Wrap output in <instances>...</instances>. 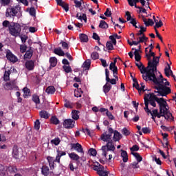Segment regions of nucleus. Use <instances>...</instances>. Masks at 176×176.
Listing matches in <instances>:
<instances>
[{
    "mask_svg": "<svg viewBox=\"0 0 176 176\" xmlns=\"http://www.w3.org/2000/svg\"><path fill=\"white\" fill-rule=\"evenodd\" d=\"M155 72H157V71H153V74H150V77L148 78V80H151L156 85L155 89L158 90V94H157V96L166 97L168 95L171 94V89L170 87L163 85L164 82L162 79H158L156 77Z\"/></svg>",
    "mask_w": 176,
    "mask_h": 176,
    "instance_id": "nucleus-1",
    "label": "nucleus"
},
{
    "mask_svg": "<svg viewBox=\"0 0 176 176\" xmlns=\"http://www.w3.org/2000/svg\"><path fill=\"white\" fill-rule=\"evenodd\" d=\"M140 65L138 67L141 74H143L142 78L146 82H148V78L151 76V74L154 72V69H153V63L151 61H148V66L145 67V66L142 64V63L140 62Z\"/></svg>",
    "mask_w": 176,
    "mask_h": 176,
    "instance_id": "nucleus-2",
    "label": "nucleus"
},
{
    "mask_svg": "<svg viewBox=\"0 0 176 176\" xmlns=\"http://www.w3.org/2000/svg\"><path fill=\"white\" fill-rule=\"evenodd\" d=\"M158 96H157V94H155L154 93H151L149 94H145L144 104H146V99L147 98V100H148V104L150 103V104L152 107L155 108L157 106V104L155 103V102H156L157 104H158V107H160V104L163 100V98H158Z\"/></svg>",
    "mask_w": 176,
    "mask_h": 176,
    "instance_id": "nucleus-3",
    "label": "nucleus"
},
{
    "mask_svg": "<svg viewBox=\"0 0 176 176\" xmlns=\"http://www.w3.org/2000/svg\"><path fill=\"white\" fill-rule=\"evenodd\" d=\"M21 31V28L19 23H12L9 26V32L12 36H15L16 38V36H20Z\"/></svg>",
    "mask_w": 176,
    "mask_h": 176,
    "instance_id": "nucleus-4",
    "label": "nucleus"
},
{
    "mask_svg": "<svg viewBox=\"0 0 176 176\" xmlns=\"http://www.w3.org/2000/svg\"><path fill=\"white\" fill-rule=\"evenodd\" d=\"M101 150L102 151V156L107 157V153L109 151L114 152L116 147L114 146L113 140L109 141L107 143V145L102 146Z\"/></svg>",
    "mask_w": 176,
    "mask_h": 176,
    "instance_id": "nucleus-5",
    "label": "nucleus"
},
{
    "mask_svg": "<svg viewBox=\"0 0 176 176\" xmlns=\"http://www.w3.org/2000/svg\"><path fill=\"white\" fill-rule=\"evenodd\" d=\"M113 133V129L111 127L109 128V133H107V132L102 133L100 137L101 140L107 143L111 142L113 140H112Z\"/></svg>",
    "mask_w": 176,
    "mask_h": 176,
    "instance_id": "nucleus-6",
    "label": "nucleus"
},
{
    "mask_svg": "<svg viewBox=\"0 0 176 176\" xmlns=\"http://www.w3.org/2000/svg\"><path fill=\"white\" fill-rule=\"evenodd\" d=\"M159 107H160V113H163L164 116H166V114L171 113L169 111V107L168 105V103L164 98H162V101L160 102Z\"/></svg>",
    "mask_w": 176,
    "mask_h": 176,
    "instance_id": "nucleus-7",
    "label": "nucleus"
},
{
    "mask_svg": "<svg viewBox=\"0 0 176 176\" xmlns=\"http://www.w3.org/2000/svg\"><path fill=\"white\" fill-rule=\"evenodd\" d=\"M4 89L6 90H19V87L16 85V80H13L10 82H6L4 85Z\"/></svg>",
    "mask_w": 176,
    "mask_h": 176,
    "instance_id": "nucleus-8",
    "label": "nucleus"
},
{
    "mask_svg": "<svg viewBox=\"0 0 176 176\" xmlns=\"http://www.w3.org/2000/svg\"><path fill=\"white\" fill-rule=\"evenodd\" d=\"M144 110H145L146 113L148 114V116H149V114H151V116H154L157 117V115L159 113L157 109L151 111L148 108V100H147V98H145V107H144Z\"/></svg>",
    "mask_w": 176,
    "mask_h": 176,
    "instance_id": "nucleus-9",
    "label": "nucleus"
},
{
    "mask_svg": "<svg viewBox=\"0 0 176 176\" xmlns=\"http://www.w3.org/2000/svg\"><path fill=\"white\" fill-rule=\"evenodd\" d=\"M117 58L114 59V62H111L109 66V69L113 72V78H116L118 80V76H117L118 74V69L116 66Z\"/></svg>",
    "mask_w": 176,
    "mask_h": 176,
    "instance_id": "nucleus-10",
    "label": "nucleus"
},
{
    "mask_svg": "<svg viewBox=\"0 0 176 176\" xmlns=\"http://www.w3.org/2000/svg\"><path fill=\"white\" fill-rule=\"evenodd\" d=\"M76 121L73 119H65L63 126L67 129H72L75 127Z\"/></svg>",
    "mask_w": 176,
    "mask_h": 176,
    "instance_id": "nucleus-11",
    "label": "nucleus"
},
{
    "mask_svg": "<svg viewBox=\"0 0 176 176\" xmlns=\"http://www.w3.org/2000/svg\"><path fill=\"white\" fill-rule=\"evenodd\" d=\"M6 58L10 63H17L18 61V58L10 50L6 52Z\"/></svg>",
    "mask_w": 176,
    "mask_h": 176,
    "instance_id": "nucleus-12",
    "label": "nucleus"
},
{
    "mask_svg": "<svg viewBox=\"0 0 176 176\" xmlns=\"http://www.w3.org/2000/svg\"><path fill=\"white\" fill-rule=\"evenodd\" d=\"M71 146H72V150H74L76 151H77L79 153H81L82 155H84V151L83 148L82 147V145L80 143H72L71 144Z\"/></svg>",
    "mask_w": 176,
    "mask_h": 176,
    "instance_id": "nucleus-13",
    "label": "nucleus"
},
{
    "mask_svg": "<svg viewBox=\"0 0 176 176\" xmlns=\"http://www.w3.org/2000/svg\"><path fill=\"white\" fill-rule=\"evenodd\" d=\"M105 75H106V80L107 83H111V85H116L117 80H118L116 78L111 79L109 78V71L108 69H105Z\"/></svg>",
    "mask_w": 176,
    "mask_h": 176,
    "instance_id": "nucleus-14",
    "label": "nucleus"
},
{
    "mask_svg": "<svg viewBox=\"0 0 176 176\" xmlns=\"http://www.w3.org/2000/svg\"><path fill=\"white\" fill-rule=\"evenodd\" d=\"M17 13H18V10H16V8H12L7 9L6 16L7 17H9V16L11 17L12 16H14Z\"/></svg>",
    "mask_w": 176,
    "mask_h": 176,
    "instance_id": "nucleus-15",
    "label": "nucleus"
},
{
    "mask_svg": "<svg viewBox=\"0 0 176 176\" xmlns=\"http://www.w3.org/2000/svg\"><path fill=\"white\" fill-rule=\"evenodd\" d=\"M47 160L48 161L50 170L52 171L54 170V168L56 167V164H55L56 162L54 160L53 157L48 156Z\"/></svg>",
    "mask_w": 176,
    "mask_h": 176,
    "instance_id": "nucleus-16",
    "label": "nucleus"
},
{
    "mask_svg": "<svg viewBox=\"0 0 176 176\" xmlns=\"http://www.w3.org/2000/svg\"><path fill=\"white\" fill-rule=\"evenodd\" d=\"M12 157L15 160H19L20 157V151H19V148L16 145H14L12 148Z\"/></svg>",
    "mask_w": 176,
    "mask_h": 176,
    "instance_id": "nucleus-17",
    "label": "nucleus"
},
{
    "mask_svg": "<svg viewBox=\"0 0 176 176\" xmlns=\"http://www.w3.org/2000/svg\"><path fill=\"white\" fill-rule=\"evenodd\" d=\"M69 157L72 161L76 162L77 165L80 164L79 160L80 159V157L76 153L73 152L69 153Z\"/></svg>",
    "mask_w": 176,
    "mask_h": 176,
    "instance_id": "nucleus-18",
    "label": "nucleus"
},
{
    "mask_svg": "<svg viewBox=\"0 0 176 176\" xmlns=\"http://www.w3.org/2000/svg\"><path fill=\"white\" fill-rule=\"evenodd\" d=\"M25 68L28 71H33L34 68V61L32 60L25 62Z\"/></svg>",
    "mask_w": 176,
    "mask_h": 176,
    "instance_id": "nucleus-19",
    "label": "nucleus"
},
{
    "mask_svg": "<svg viewBox=\"0 0 176 176\" xmlns=\"http://www.w3.org/2000/svg\"><path fill=\"white\" fill-rule=\"evenodd\" d=\"M113 140L115 142H119L122 138V135H121V133L118 132L117 130L113 131Z\"/></svg>",
    "mask_w": 176,
    "mask_h": 176,
    "instance_id": "nucleus-20",
    "label": "nucleus"
},
{
    "mask_svg": "<svg viewBox=\"0 0 176 176\" xmlns=\"http://www.w3.org/2000/svg\"><path fill=\"white\" fill-rule=\"evenodd\" d=\"M160 56H157V57L155 56V58H153V61H151L153 64L152 68L153 71H157V67L160 63Z\"/></svg>",
    "mask_w": 176,
    "mask_h": 176,
    "instance_id": "nucleus-21",
    "label": "nucleus"
},
{
    "mask_svg": "<svg viewBox=\"0 0 176 176\" xmlns=\"http://www.w3.org/2000/svg\"><path fill=\"white\" fill-rule=\"evenodd\" d=\"M32 56H33V50L32 49V47H30V48L25 52L24 58L30 59L32 58Z\"/></svg>",
    "mask_w": 176,
    "mask_h": 176,
    "instance_id": "nucleus-22",
    "label": "nucleus"
},
{
    "mask_svg": "<svg viewBox=\"0 0 176 176\" xmlns=\"http://www.w3.org/2000/svg\"><path fill=\"white\" fill-rule=\"evenodd\" d=\"M41 173L43 176H48L50 175V168L47 166H43Z\"/></svg>",
    "mask_w": 176,
    "mask_h": 176,
    "instance_id": "nucleus-23",
    "label": "nucleus"
},
{
    "mask_svg": "<svg viewBox=\"0 0 176 176\" xmlns=\"http://www.w3.org/2000/svg\"><path fill=\"white\" fill-rule=\"evenodd\" d=\"M128 2H129V4L131 6H135L136 8H138V9H142V7H140V6H137V3L140 2V0H127Z\"/></svg>",
    "mask_w": 176,
    "mask_h": 176,
    "instance_id": "nucleus-24",
    "label": "nucleus"
},
{
    "mask_svg": "<svg viewBox=\"0 0 176 176\" xmlns=\"http://www.w3.org/2000/svg\"><path fill=\"white\" fill-rule=\"evenodd\" d=\"M79 113H80V111H78V110H73V111H72V119H73L74 121L78 120V119H79V118H80Z\"/></svg>",
    "mask_w": 176,
    "mask_h": 176,
    "instance_id": "nucleus-25",
    "label": "nucleus"
},
{
    "mask_svg": "<svg viewBox=\"0 0 176 176\" xmlns=\"http://www.w3.org/2000/svg\"><path fill=\"white\" fill-rule=\"evenodd\" d=\"M140 166H139V163L134 162L133 163H131V164L129 165L128 168H127V170L130 171L132 168L133 169H137L139 168Z\"/></svg>",
    "mask_w": 176,
    "mask_h": 176,
    "instance_id": "nucleus-26",
    "label": "nucleus"
},
{
    "mask_svg": "<svg viewBox=\"0 0 176 176\" xmlns=\"http://www.w3.org/2000/svg\"><path fill=\"white\" fill-rule=\"evenodd\" d=\"M112 89V85L111 84H109L107 82L104 86H103V91L105 94H108L110 90Z\"/></svg>",
    "mask_w": 176,
    "mask_h": 176,
    "instance_id": "nucleus-27",
    "label": "nucleus"
},
{
    "mask_svg": "<svg viewBox=\"0 0 176 176\" xmlns=\"http://www.w3.org/2000/svg\"><path fill=\"white\" fill-rule=\"evenodd\" d=\"M54 53L56 54L57 56H65V52L63 50H62L61 47L55 48Z\"/></svg>",
    "mask_w": 176,
    "mask_h": 176,
    "instance_id": "nucleus-28",
    "label": "nucleus"
},
{
    "mask_svg": "<svg viewBox=\"0 0 176 176\" xmlns=\"http://www.w3.org/2000/svg\"><path fill=\"white\" fill-rule=\"evenodd\" d=\"M45 92L48 94V95H54V93L56 92V89L54 88V86H50L48 87L46 90Z\"/></svg>",
    "mask_w": 176,
    "mask_h": 176,
    "instance_id": "nucleus-29",
    "label": "nucleus"
},
{
    "mask_svg": "<svg viewBox=\"0 0 176 176\" xmlns=\"http://www.w3.org/2000/svg\"><path fill=\"white\" fill-rule=\"evenodd\" d=\"M23 97L25 99L26 98H28V97H30L31 96V92H30V89H28V87H24L23 89Z\"/></svg>",
    "mask_w": 176,
    "mask_h": 176,
    "instance_id": "nucleus-30",
    "label": "nucleus"
},
{
    "mask_svg": "<svg viewBox=\"0 0 176 176\" xmlns=\"http://www.w3.org/2000/svg\"><path fill=\"white\" fill-rule=\"evenodd\" d=\"M50 69L54 68L56 65H57V58L56 57H51L50 58Z\"/></svg>",
    "mask_w": 176,
    "mask_h": 176,
    "instance_id": "nucleus-31",
    "label": "nucleus"
},
{
    "mask_svg": "<svg viewBox=\"0 0 176 176\" xmlns=\"http://www.w3.org/2000/svg\"><path fill=\"white\" fill-rule=\"evenodd\" d=\"M121 156L123 158L122 160L124 163L128 162L129 157L127 152L126 151L122 150Z\"/></svg>",
    "mask_w": 176,
    "mask_h": 176,
    "instance_id": "nucleus-32",
    "label": "nucleus"
},
{
    "mask_svg": "<svg viewBox=\"0 0 176 176\" xmlns=\"http://www.w3.org/2000/svg\"><path fill=\"white\" fill-rule=\"evenodd\" d=\"M132 50H135L134 52L135 61H138V62L140 61L142 56L139 53V50L135 48H133Z\"/></svg>",
    "mask_w": 176,
    "mask_h": 176,
    "instance_id": "nucleus-33",
    "label": "nucleus"
},
{
    "mask_svg": "<svg viewBox=\"0 0 176 176\" xmlns=\"http://www.w3.org/2000/svg\"><path fill=\"white\" fill-rule=\"evenodd\" d=\"M50 123L54 125H58L60 124V120L56 116H52Z\"/></svg>",
    "mask_w": 176,
    "mask_h": 176,
    "instance_id": "nucleus-34",
    "label": "nucleus"
},
{
    "mask_svg": "<svg viewBox=\"0 0 176 176\" xmlns=\"http://www.w3.org/2000/svg\"><path fill=\"white\" fill-rule=\"evenodd\" d=\"M65 104H64V107L67 109H72L74 108V104L73 102L67 100V99L65 100Z\"/></svg>",
    "mask_w": 176,
    "mask_h": 176,
    "instance_id": "nucleus-35",
    "label": "nucleus"
},
{
    "mask_svg": "<svg viewBox=\"0 0 176 176\" xmlns=\"http://www.w3.org/2000/svg\"><path fill=\"white\" fill-rule=\"evenodd\" d=\"M131 155L135 157L138 163L141 162L143 160L142 157L138 153L132 152Z\"/></svg>",
    "mask_w": 176,
    "mask_h": 176,
    "instance_id": "nucleus-36",
    "label": "nucleus"
},
{
    "mask_svg": "<svg viewBox=\"0 0 176 176\" xmlns=\"http://www.w3.org/2000/svg\"><path fill=\"white\" fill-rule=\"evenodd\" d=\"M39 116L41 118L47 120L49 118V113L46 111H41L39 113Z\"/></svg>",
    "mask_w": 176,
    "mask_h": 176,
    "instance_id": "nucleus-37",
    "label": "nucleus"
},
{
    "mask_svg": "<svg viewBox=\"0 0 176 176\" xmlns=\"http://www.w3.org/2000/svg\"><path fill=\"white\" fill-rule=\"evenodd\" d=\"M99 28L102 30H107V28H109V25L105 22V21L102 20L100 21Z\"/></svg>",
    "mask_w": 176,
    "mask_h": 176,
    "instance_id": "nucleus-38",
    "label": "nucleus"
},
{
    "mask_svg": "<svg viewBox=\"0 0 176 176\" xmlns=\"http://www.w3.org/2000/svg\"><path fill=\"white\" fill-rule=\"evenodd\" d=\"M32 101L36 104H40V98L39 96L36 94H34L32 96Z\"/></svg>",
    "mask_w": 176,
    "mask_h": 176,
    "instance_id": "nucleus-39",
    "label": "nucleus"
},
{
    "mask_svg": "<svg viewBox=\"0 0 176 176\" xmlns=\"http://www.w3.org/2000/svg\"><path fill=\"white\" fill-rule=\"evenodd\" d=\"M80 39L81 42H88L89 41L88 36L85 34H80Z\"/></svg>",
    "mask_w": 176,
    "mask_h": 176,
    "instance_id": "nucleus-40",
    "label": "nucleus"
},
{
    "mask_svg": "<svg viewBox=\"0 0 176 176\" xmlns=\"http://www.w3.org/2000/svg\"><path fill=\"white\" fill-rule=\"evenodd\" d=\"M83 94V91L81 89V88L78 89V90H75V97L76 98H81L82 97V95Z\"/></svg>",
    "mask_w": 176,
    "mask_h": 176,
    "instance_id": "nucleus-41",
    "label": "nucleus"
},
{
    "mask_svg": "<svg viewBox=\"0 0 176 176\" xmlns=\"http://www.w3.org/2000/svg\"><path fill=\"white\" fill-rule=\"evenodd\" d=\"M91 66V60L90 59H87L86 61L84 62L82 67L84 68H87L89 69V68Z\"/></svg>",
    "mask_w": 176,
    "mask_h": 176,
    "instance_id": "nucleus-42",
    "label": "nucleus"
},
{
    "mask_svg": "<svg viewBox=\"0 0 176 176\" xmlns=\"http://www.w3.org/2000/svg\"><path fill=\"white\" fill-rule=\"evenodd\" d=\"M99 176H108L109 174V171L107 170H98V173H97Z\"/></svg>",
    "mask_w": 176,
    "mask_h": 176,
    "instance_id": "nucleus-43",
    "label": "nucleus"
},
{
    "mask_svg": "<svg viewBox=\"0 0 176 176\" xmlns=\"http://www.w3.org/2000/svg\"><path fill=\"white\" fill-rule=\"evenodd\" d=\"M51 142L52 144H54L55 146H58L60 142V140L59 138H56L54 140H52Z\"/></svg>",
    "mask_w": 176,
    "mask_h": 176,
    "instance_id": "nucleus-44",
    "label": "nucleus"
},
{
    "mask_svg": "<svg viewBox=\"0 0 176 176\" xmlns=\"http://www.w3.org/2000/svg\"><path fill=\"white\" fill-rule=\"evenodd\" d=\"M146 56L148 60V61H153L151 60V57H153V58H155V52H150V54H146Z\"/></svg>",
    "mask_w": 176,
    "mask_h": 176,
    "instance_id": "nucleus-45",
    "label": "nucleus"
},
{
    "mask_svg": "<svg viewBox=\"0 0 176 176\" xmlns=\"http://www.w3.org/2000/svg\"><path fill=\"white\" fill-rule=\"evenodd\" d=\"M10 75V70L5 72L3 79H4V80H6V82H7V80H9Z\"/></svg>",
    "mask_w": 176,
    "mask_h": 176,
    "instance_id": "nucleus-46",
    "label": "nucleus"
},
{
    "mask_svg": "<svg viewBox=\"0 0 176 176\" xmlns=\"http://www.w3.org/2000/svg\"><path fill=\"white\" fill-rule=\"evenodd\" d=\"M122 133L126 137L130 135L131 134L130 131L127 129L126 127L122 129Z\"/></svg>",
    "mask_w": 176,
    "mask_h": 176,
    "instance_id": "nucleus-47",
    "label": "nucleus"
},
{
    "mask_svg": "<svg viewBox=\"0 0 176 176\" xmlns=\"http://www.w3.org/2000/svg\"><path fill=\"white\" fill-rule=\"evenodd\" d=\"M106 46L108 50H113L114 49L113 44L111 43V41H107Z\"/></svg>",
    "mask_w": 176,
    "mask_h": 176,
    "instance_id": "nucleus-48",
    "label": "nucleus"
},
{
    "mask_svg": "<svg viewBox=\"0 0 176 176\" xmlns=\"http://www.w3.org/2000/svg\"><path fill=\"white\" fill-rule=\"evenodd\" d=\"M60 43V45H62V47L64 50H65V49L67 50H68V49H69V46L68 43H67L66 42L61 41V42Z\"/></svg>",
    "mask_w": 176,
    "mask_h": 176,
    "instance_id": "nucleus-49",
    "label": "nucleus"
},
{
    "mask_svg": "<svg viewBox=\"0 0 176 176\" xmlns=\"http://www.w3.org/2000/svg\"><path fill=\"white\" fill-rule=\"evenodd\" d=\"M10 170L12 173H17L19 171H21V169H18L16 166H11Z\"/></svg>",
    "mask_w": 176,
    "mask_h": 176,
    "instance_id": "nucleus-50",
    "label": "nucleus"
},
{
    "mask_svg": "<svg viewBox=\"0 0 176 176\" xmlns=\"http://www.w3.org/2000/svg\"><path fill=\"white\" fill-rule=\"evenodd\" d=\"M142 131L144 134H150L151 133V130L149 127H143Z\"/></svg>",
    "mask_w": 176,
    "mask_h": 176,
    "instance_id": "nucleus-51",
    "label": "nucleus"
},
{
    "mask_svg": "<svg viewBox=\"0 0 176 176\" xmlns=\"http://www.w3.org/2000/svg\"><path fill=\"white\" fill-rule=\"evenodd\" d=\"M91 57L92 60H98L99 58V54L96 52H92Z\"/></svg>",
    "mask_w": 176,
    "mask_h": 176,
    "instance_id": "nucleus-52",
    "label": "nucleus"
},
{
    "mask_svg": "<svg viewBox=\"0 0 176 176\" xmlns=\"http://www.w3.org/2000/svg\"><path fill=\"white\" fill-rule=\"evenodd\" d=\"M63 68L65 72H66L67 74H69V72H72V67L69 65V66L64 65Z\"/></svg>",
    "mask_w": 176,
    "mask_h": 176,
    "instance_id": "nucleus-53",
    "label": "nucleus"
},
{
    "mask_svg": "<svg viewBox=\"0 0 176 176\" xmlns=\"http://www.w3.org/2000/svg\"><path fill=\"white\" fill-rule=\"evenodd\" d=\"M28 47L25 44L21 45H20V52L21 53H25L27 51Z\"/></svg>",
    "mask_w": 176,
    "mask_h": 176,
    "instance_id": "nucleus-54",
    "label": "nucleus"
},
{
    "mask_svg": "<svg viewBox=\"0 0 176 176\" xmlns=\"http://www.w3.org/2000/svg\"><path fill=\"white\" fill-rule=\"evenodd\" d=\"M89 153L91 156L96 157V155H97V151H96V150L95 148H90V149L89 150Z\"/></svg>",
    "mask_w": 176,
    "mask_h": 176,
    "instance_id": "nucleus-55",
    "label": "nucleus"
},
{
    "mask_svg": "<svg viewBox=\"0 0 176 176\" xmlns=\"http://www.w3.org/2000/svg\"><path fill=\"white\" fill-rule=\"evenodd\" d=\"M40 125H41V122L39 120H36V121L34 122V129L36 131H39Z\"/></svg>",
    "mask_w": 176,
    "mask_h": 176,
    "instance_id": "nucleus-56",
    "label": "nucleus"
},
{
    "mask_svg": "<svg viewBox=\"0 0 176 176\" xmlns=\"http://www.w3.org/2000/svg\"><path fill=\"white\" fill-rule=\"evenodd\" d=\"M82 132L84 133L85 134L89 135V137H91V131L88 128L82 129Z\"/></svg>",
    "mask_w": 176,
    "mask_h": 176,
    "instance_id": "nucleus-57",
    "label": "nucleus"
},
{
    "mask_svg": "<svg viewBox=\"0 0 176 176\" xmlns=\"http://www.w3.org/2000/svg\"><path fill=\"white\" fill-rule=\"evenodd\" d=\"M140 43H143L144 42H147L148 38L145 36V34L142 35V37H139Z\"/></svg>",
    "mask_w": 176,
    "mask_h": 176,
    "instance_id": "nucleus-58",
    "label": "nucleus"
},
{
    "mask_svg": "<svg viewBox=\"0 0 176 176\" xmlns=\"http://www.w3.org/2000/svg\"><path fill=\"white\" fill-rule=\"evenodd\" d=\"M140 150V147L138 146V145H133V147L131 148V153H134V152H137Z\"/></svg>",
    "mask_w": 176,
    "mask_h": 176,
    "instance_id": "nucleus-59",
    "label": "nucleus"
},
{
    "mask_svg": "<svg viewBox=\"0 0 176 176\" xmlns=\"http://www.w3.org/2000/svg\"><path fill=\"white\" fill-rule=\"evenodd\" d=\"M11 24L10 23L9 21H4L3 23H2V25L3 27H5V28H8V30H10V25Z\"/></svg>",
    "mask_w": 176,
    "mask_h": 176,
    "instance_id": "nucleus-60",
    "label": "nucleus"
},
{
    "mask_svg": "<svg viewBox=\"0 0 176 176\" xmlns=\"http://www.w3.org/2000/svg\"><path fill=\"white\" fill-rule=\"evenodd\" d=\"M106 115L110 120H115V117L113 116V114L110 111H107V112L106 113Z\"/></svg>",
    "mask_w": 176,
    "mask_h": 176,
    "instance_id": "nucleus-61",
    "label": "nucleus"
},
{
    "mask_svg": "<svg viewBox=\"0 0 176 176\" xmlns=\"http://www.w3.org/2000/svg\"><path fill=\"white\" fill-rule=\"evenodd\" d=\"M30 14L32 16H36V10L34 7H32L30 10Z\"/></svg>",
    "mask_w": 176,
    "mask_h": 176,
    "instance_id": "nucleus-62",
    "label": "nucleus"
},
{
    "mask_svg": "<svg viewBox=\"0 0 176 176\" xmlns=\"http://www.w3.org/2000/svg\"><path fill=\"white\" fill-rule=\"evenodd\" d=\"M60 6L63 8H64L66 12L69 11V5L67 3H66L65 2H64Z\"/></svg>",
    "mask_w": 176,
    "mask_h": 176,
    "instance_id": "nucleus-63",
    "label": "nucleus"
},
{
    "mask_svg": "<svg viewBox=\"0 0 176 176\" xmlns=\"http://www.w3.org/2000/svg\"><path fill=\"white\" fill-rule=\"evenodd\" d=\"M78 19H80V20H84V21H85V23H87V18L86 14H83L82 16L80 15V16H79Z\"/></svg>",
    "mask_w": 176,
    "mask_h": 176,
    "instance_id": "nucleus-64",
    "label": "nucleus"
}]
</instances>
